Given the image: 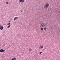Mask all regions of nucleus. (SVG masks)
Listing matches in <instances>:
<instances>
[{"instance_id": "obj_1", "label": "nucleus", "mask_w": 60, "mask_h": 60, "mask_svg": "<svg viewBox=\"0 0 60 60\" xmlns=\"http://www.w3.org/2000/svg\"><path fill=\"white\" fill-rule=\"evenodd\" d=\"M49 7V4L48 3H46L44 5V8L45 9L48 8Z\"/></svg>"}, {"instance_id": "obj_2", "label": "nucleus", "mask_w": 60, "mask_h": 60, "mask_svg": "<svg viewBox=\"0 0 60 60\" xmlns=\"http://www.w3.org/2000/svg\"><path fill=\"white\" fill-rule=\"evenodd\" d=\"M19 3H21V2H22V3H23L25 1V0H19Z\"/></svg>"}, {"instance_id": "obj_3", "label": "nucleus", "mask_w": 60, "mask_h": 60, "mask_svg": "<svg viewBox=\"0 0 60 60\" xmlns=\"http://www.w3.org/2000/svg\"><path fill=\"white\" fill-rule=\"evenodd\" d=\"M3 28H4V27L3 26H1V25L0 26V29L1 30H2L3 29Z\"/></svg>"}, {"instance_id": "obj_4", "label": "nucleus", "mask_w": 60, "mask_h": 60, "mask_svg": "<svg viewBox=\"0 0 60 60\" xmlns=\"http://www.w3.org/2000/svg\"><path fill=\"white\" fill-rule=\"evenodd\" d=\"M5 50L1 49L0 50V52H4Z\"/></svg>"}, {"instance_id": "obj_5", "label": "nucleus", "mask_w": 60, "mask_h": 60, "mask_svg": "<svg viewBox=\"0 0 60 60\" xmlns=\"http://www.w3.org/2000/svg\"><path fill=\"white\" fill-rule=\"evenodd\" d=\"M19 19V17H15V18H14V21L16 20V19Z\"/></svg>"}, {"instance_id": "obj_6", "label": "nucleus", "mask_w": 60, "mask_h": 60, "mask_svg": "<svg viewBox=\"0 0 60 60\" xmlns=\"http://www.w3.org/2000/svg\"><path fill=\"white\" fill-rule=\"evenodd\" d=\"M16 60L17 58L15 57H14L13 58L11 59V60Z\"/></svg>"}, {"instance_id": "obj_7", "label": "nucleus", "mask_w": 60, "mask_h": 60, "mask_svg": "<svg viewBox=\"0 0 60 60\" xmlns=\"http://www.w3.org/2000/svg\"><path fill=\"white\" fill-rule=\"evenodd\" d=\"M41 27H44V23H42L41 24Z\"/></svg>"}, {"instance_id": "obj_8", "label": "nucleus", "mask_w": 60, "mask_h": 60, "mask_svg": "<svg viewBox=\"0 0 60 60\" xmlns=\"http://www.w3.org/2000/svg\"><path fill=\"white\" fill-rule=\"evenodd\" d=\"M33 50V49H29V52H30L31 51H32Z\"/></svg>"}, {"instance_id": "obj_9", "label": "nucleus", "mask_w": 60, "mask_h": 60, "mask_svg": "<svg viewBox=\"0 0 60 60\" xmlns=\"http://www.w3.org/2000/svg\"><path fill=\"white\" fill-rule=\"evenodd\" d=\"M43 48V46H41V47H39L40 49H42Z\"/></svg>"}, {"instance_id": "obj_10", "label": "nucleus", "mask_w": 60, "mask_h": 60, "mask_svg": "<svg viewBox=\"0 0 60 60\" xmlns=\"http://www.w3.org/2000/svg\"><path fill=\"white\" fill-rule=\"evenodd\" d=\"M10 26H11L10 25H9L7 26V28H9V27H10Z\"/></svg>"}, {"instance_id": "obj_11", "label": "nucleus", "mask_w": 60, "mask_h": 60, "mask_svg": "<svg viewBox=\"0 0 60 60\" xmlns=\"http://www.w3.org/2000/svg\"><path fill=\"white\" fill-rule=\"evenodd\" d=\"M41 31H42V30H43V28H41Z\"/></svg>"}, {"instance_id": "obj_12", "label": "nucleus", "mask_w": 60, "mask_h": 60, "mask_svg": "<svg viewBox=\"0 0 60 60\" xmlns=\"http://www.w3.org/2000/svg\"><path fill=\"white\" fill-rule=\"evenodd\" d=\"M10 24H11V23H9L7 25H10Z\"/></svg>"}, {"instance_id": "obj_13", "label": "nucleus", "mask_w": 60, "mask_h": 60, "mask_svg": "<svg viewBox=\"0 0 60 60\" xmlns=\"http://www.w3.org/2000/svg\"><path fill=\"white\" fill-rule=\"evenodd\" d=\"M6 4H9V2H6Z\"/></svg>"}, {"instance_id": "obj_14", "label": "nucleus", "mask_w": 60, "mask_h": 60, "mask_svg": "<svg viewBox=\"0 0 60 60\" xmlns=\"http://www.w3.org/2000/svg\"><path fill=\"white\" fill-rule=\"evenodd\" d=\"M41 53H42V52H40L39 54H40V55H41Z\"/></svg>"}, {"instance_id": "obj_15", "label": "nucleus", "mask_w": 60, "mask_h": 60, "mask_svg": "<svg viewBox=\"0 0 60 60\" xmlns=\"http://www.w3.org/2000/svg\"><path fill=\"white\" fill-rule=\"evenodd\" d=\"M44 29L45 30H46V27Z\"/></svg>"}, {"instance_id": "obj_16", "label": "nucleus", "mask_w": 60, "mask_h": 60, "mask_svg": "<svg viewBox=\"0 0 60 60\" xmlns=\"http://www.w3.org/2000/svg\"><path fill=\"white\" fill-rule=\"evenodd\" d=\"M23 11L22 10L21 11V12H22Z\"/></svg>"}, {"instance_id": "obj_17", "label": "nucleus", "mask_w": 60, "mask_h": 60, "mask_svg": "<svg viewBox=\"0 0 60 60\" xmlns=\"http://www.w3.org/2000/svg\"><path fill=\"white\" fill-rule=\"evenodd\" d=\"M47 23H46L45 24L46 25H47Z\"/></svg>"}, {"instance_id": "obj_18", "label": "nucleus", "mask_w": 60, "mask_h": 60, "mask_svg": "<svg viewBox=\"0 0 60 60\" xmlns=\"http://www.w3.org/2000/svg\"><path fill=\"white\" fill-rule=\"evenodd\" d=\"M9 23H10V21H9Z\"/></svg>"}]
</instances>
